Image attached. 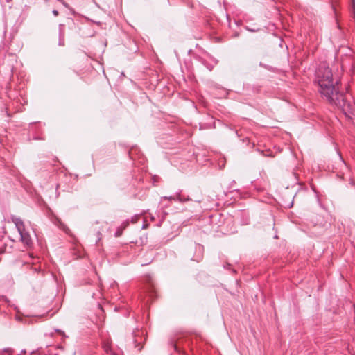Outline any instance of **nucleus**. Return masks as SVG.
I'll return each instance as SVG.
<instances>
[{"instance_id":"obj_4","label":"nucleus","mask_w":355,"mask_h":355,"mask_svg":"<svg viewBox=\"0 0 355 355\" xmlns=\"http://www.w3.org/2000/svg\"><path fill=\"white\" fill-rule=\"evenodd\" d=\"M162 199L163 200H177L176 199V194L173 196H169V197H167V196H164L162 198Z\"/></svg>"},{"instance_id":"obj_7","label":"nucleus","mask_w":355,"mask_h":355,"mask_svg":"<svg viewBox=\"0 0 355 355\" xmlns=\"http://www.w3.org/2000/svg\"><path fill=\"white\" fill-rule=\"evenodd\" d=\"M59 45L60 46H63L64 45V41H63V39L62 38H60V41H59Z\"/></svg>"},{"instance_id":"obj_8","label":"nucleus","mask_w":355,"mask_h":355,"mask_svg":"<svg viewBox=\"0 0 355 355\" xmlns=\"http://www.w3.org/2000/svg\"><path fill=\"white\" fill-rule=\"evenodd\" d=\"M52 12L55 16L58 15V11L57 10H53Z\"/></svg>"},{"instance_id":"obj_1","label":"nucleus","mask_w":355,"mask_h":355,"mask_svg":"<svg viewBox=\"0 0 355 355\" xmlns=\"http://www.w3.org/2000/svg\"><path fill=\"white\" fill-rule=\"evenodd\" d=\"M315 81L318 92L329 103L343 110L350 108L351 105L347 97L339 92V81L334 79L331 69L326 64H322L317 69Z\"/></svg>"},{"instance_id":"obj_3","label":"nucleus","mask_w":355,"mask_h":355,"mask_svg":"<svg viewBox=\"0 0 355 355\" xmlns=\"http://www.w3.org/2000/svg\"><path fill=\"white\" fill-rule=\"evenodd\" d=\"M176 199L178 201L180 202H184L191 200L189 196H182L180 192L176 193Z\"/></svg>"},{"instance_id":"obj_5","label":"nucleus","mask_w":355,"mask_h":355,"mask_svg":"<svg viewBox=\"0 0 355 355\" xmlns=\"http://www.w3.org/2000/svg\"><path fill=\"white\" fill-rule=\"evenodd\" d=\"M58 223H59L60 227L62 228L66 232H67L69 229L64 224H62V222H60V220H58Z\"/></svg>"},{"instance_id":"obj_6","label":"nucleus","mask_w":355,"mask_h":355,"mask_svg":"<svg viewBox=\"0 0 355 355\" xmlns=\"http://www.w3.org/2000/svg\"><path fill=\"white\" fill-rule=\"evenodd\" d=\"M338 156H339V159H340V160L343 162V164H345V162H344V160H343V157H342V156H341L340 153H338Z\"/></svg>"},{"instance_id":"obj_2","label":"nucleus","mask_w":355,"mask_h":355,"mask_svg":"<svg viewBox=\"0 0 355 355\" xmlns=\"http://www.w3.org/2000/svg\"><path fill=\"white\" fill-rule=\"evenodd\" d=\"M12 222L15 225V227L20 236V241L26 248H29L33 244V241L29 232L26 230L24 222L20 218L15 216L11 217Z\"/></svg>"},{"instance_id":"obj_10","label":"nucleus","mask_w":355,"mask_h":355,"mask_svg":"<svg viewBox=\"0 0 355 355\" xmlns=\"http://www.w3.org/2000/svg\"><path fill=\"white\" fill-rule=\"evenodd\" d=\"M26 352L25 350H22V351L21 352V353H20L19 354H18V355H25V354H26Z\"/></svg>"},{"instance_id":"obj_9","label":"nucleus","mask_w":355,"mask_h":355,"mask_svg":"<svg viewBox=\"0 0 355 355\" xmlns=\"http://www.w3.org/2000/svg\"><path fill=\"white\" fill-rule=\"evenodd\" d=\"M97 236H98V241L101 240V234L100 233V232H97Z\"/></svg>"}]
</instances>
